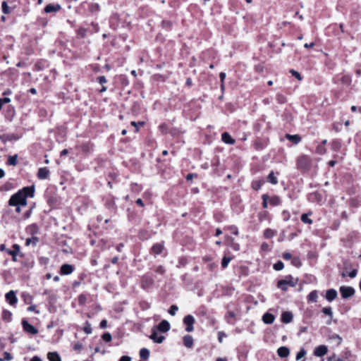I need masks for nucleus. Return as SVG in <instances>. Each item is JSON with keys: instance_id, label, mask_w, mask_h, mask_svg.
<instances>
[{"instance_id": "1", "label": "nucleus", "mask_w": 361, "mask_h": 361, "mask_svg": "<svg viewBox=\"0 0 361 361\" xmlns=\"http://www.w3.org/2000/svg\"><path fill=\"white\" fill-rule=\"evenodd\" d=\"M35 194L34 186L25 187L22 190L13 195L9 201L10 206H23L27 205V197H32Z\"/></svg>"}, {"instance_id": "2", "label": "nucleus", "mask_w": 361, "mask_h": 361, "mask_svg": "<svg viewBox=\"0 0 361 361\" xmlns=\"http://www.w3.org/2000/svg\"><path fill=\"white\" fill-rule=\"evenodd\" d=\"M298 279H295L291 275L286 276L283 279L279 280L277 283V287L282 290H287L288 286L295 287L297 285Z\"/></svg>"}, {"instance_id": "3", "label": "nucleus", "mask_w": 361, "mask_h": 361, "mask_svg": "<svg viewBox=\"0 0 361 361\" xmlns=\"http://www.w3.org/2000/svg\"><path fill=\"white\" fill-rule=\"evenodd\" d=\"M311 166V159L308 156L302 155L297 159V167L301 171H308Z\"/></svg>"}, {"instance_id": "4", "label": "nucleus", "mask_w": 361, "mask_h": 361, "mask_svg": "<svg viewBox=\"0 0 361 361\" xmlns=\"http://www.w3.org/2000/svg\"><path fill=\"white\" fill-rule=\"evenodd\" d=\"M195 322L193 316L188 314L183 318V324L185 325V331L187 332H192L194 330L193 325Z\"/></svg>"}, {"instance_id": "5", "label": "nucleus", "mask_w": 361, "mask_h": 361, "mask_svg": "<svg viewBox=\"0 0 361 361\" xmlns=\"http://www.w3.org/2000/svg\"><path fill=\"white\" fill-rule=\"evenodd\" d=\"M339 290L342 298L344 299H347L353 296L355 293L354 288L350 286H342L340 287Z\"/></svg>"}, {"instance_id": "6", "label": "nucleus", "mask_w": 361, "mask_h": 361, "mask_svg": "<svg viewBox=\"0 0 361 361\" xmlns=\"http://www.w3.org/2000/svg\"><path fill=\"white\" fill-rule=\"evenodd\" d=\"M154 283L153 278L148 274H145L141 279V287L147 289Z\"/></svg>"}, {"instance_id": "7", "label": "nucleus", "mask_w": 361, "mask_h": 361, "mask_svg": "<svg viewBox=\"0 0 361 361\" xmlns=\"http://www.w3.org/2000/svg\"><path fill=\"white\" fill-rule=\"evenodd\" d=\"M22 326L23 330L30 334H37L38 333V329L35 328L34 326L30 324L27 320L23 319L22 320Z\"/></svg>"}, {"instance_id": "8", "label": "nucleus", "mask_w": 361, "mask_h": 361, "mask_svg": "<svg viewBox=\"0 0 361 361\" xmlns=\"http://www.w3.org/2000/svg\"><path fill=\"white\" fill-rule=\"evenodd\" d=\"M328 352V348L326 345H320L315 348L314 350V355L317 357H322L325 355Z\"/></svg>"}, {"instance_id": "9", "label": "nucleus", "mask_w": 361, "mask_h": 361, "mask_svg": "<svg viewBox=\"0 0 361 361\" xmlns=\"http://www.w3.org/2000/svg\"><path fill=\"white\" fill-rule=\"evenodd\" d=\"M6 252L12 256L13 261L16 262L17 255L20 254V246L18 244H14L13 250H6Z\"/></svg>"}, {"instance_id": "10", "label": "nucleus", "mask_w": 361, "mask_h": 361, "mask_svg": "<svg viewBox=\"0 0 361 361\" xmlns=\"http://www.w3.org/2000/svg\"><path fill=\"white\" fill-rule=\"evenodd\" d=\"M50 172L47 167L39 168L37 172V178L40 180L47 179Z\"/></svg>"}, {"instance_id": "11", "label": "nucleus", "mask_w": 361, "mask_h": 361, "mask_svg": "<svg viewBox=\"0 0 361 361\" xmlns=\"http://www.w3.org/2000/svg\"><path fill=\"white\" fill-rule=\"evenodd\" d=\"M5 297L11 305H14L17 303L18 299L16 295V293L13 290L8 292Z\"/></svg>"}, {"instance_id": "12", "label": "nucleus", "mask_w": 361, "mask_h": 361, "mask_svg": "<svg viewBox=\"0 0 361 361\" xmlns=\"http://www.w3.org/2000/svg\"><path fill=\"white\" fill-rule=\"evenodd\" d=\"M20 136L13 133L0 135V140H1L3 142H6L7 141L18 140Z\"/></svg>"}, {"instance_id": "13", "label": "nucleus", "mask_w": 361, "mask_h": 361, "mask_svg": "<svg viewBox=\"0 0 361 361\" xmlns=\"http://www.w3.org/2000/svg\"><path fill=\"white\" fill-rule=\"evenodd\" d=\"M74 271V267L68 264H64L61 265L60 269L61 274L62 275H68L71 274Z\"/></svg>"}, {"instance_id": "14", "label": "nucleus", "mask_w": 361, "mask_h": 361, "mask_svg": "<svg viewBox=\"0 0 361 361\" xmlns=\"http://www.w3.org/2000/svg\"><path fill=\"white\" fill-rule=\"evenodd\" d=\"M61 8V6L60 4H48L44 8V12L47 13H52V12H57Z\"/></svg>"}, {"instance_id": "15", "label": "nucleus", "mask_w": 361, "mask_h": 361, "mask_svg": "<svg viewBox=\"0 0 361 361\" xmlns=\"http://www.w3.org/2000/svg\"><path fill=\"white\" fill-rule=\"evenodd\" d=\"M221 140L228 145H233L235 142V140L227 132H224L221 134Z\"/></svg>"}, {"instance_id": "16", "label": "nucleus", "mask_w": 361, "mask_h": 361, "mask_svg": "<svg viewBox=\"0 0 361 361\" xmlns=\"http://www.w3.org/2000/svg\"><path fill=\"white\" fill-rule=\"evenodd\" d=\"M337 295V291L335 289H329L326 293V299L328 301L331 302L336 298Z\"/></svg>"}, {"instance_id": "17", "label": "nucleus", "mask_w": 361, "mask_h": 361, "mask_svg": "<svg viewBox=\"0 0 361 361\" xmlns=\"http://www.w3.org/2000/svg\"><path fill=\"white\" fill-rule=\"evenodd\" d=\"M157 329L161 332H166L170 329V324L166 320H163L159 324Z\"/></svg>"}, {"instance_id": "18", "label": "nucleus", "mask_w": 361, "mask_h": 361, "mask_svg": "<svg viewBox=\"0 0 361 361\" xmlns=\"http://www.w3.org/2000/svg\"><path fill=\"white\" fill-rule=\"evenodd\" d=\"M293 315L290 312H284L281 314V321L285 324L290 323L293 320Z\"/></svg>"}, {"instance_id": "19", "label": "nucleus", "mask_w": 361, "mask_h": 361, "mask_svg": "<svg viewBox=\"0 0 361 361\" xmlns=\"http://www.w3.org/2000/svg\"><path fill=\"white\" fill-rule=\"evenodd\" d=\"M275 317L272 314L270 313H265L262 316V321L267 324H271L274 322Z\"/></svg>"}, {"instance_id": "20", "label": "nucleus", "mask_w": 361, "mask_h": 361, "mask_svg": "<svg viewBox=\"0 0 361 361\" xmlns=\"http://www.w3.org/2000/svg\"><path fill=\"white\" fill-rule=\"evenodd\" d=\"M329 340L333 342L336 346H339L342 343V338L338 334H332L329 336Z\"/></svg>"}, {"instance_id": "21", "label": "nucleus", "mask_w": 361, "mask_h": 361, "mask_svg": "<svg viewBox=\"0 0 361 361\" xmlns=\"http://www.w3.org/2000/svg\"><path fill=\"white\" fill-rule=\"evenodd\" d=\"M277 353H278L279 356L281 357H286L288 356L290 351L287 347L282 346L278 349Z\"/></svg>"}, {"instance_id": "22", "label": "nucleus", "mask_w": 361, "mask_h": 361, "mask_svg": "<svg viewBox=\"0 0 361 361\" xmlns=\"http://www.w3.org/2000/svg\"><path fill=\"white\" fill-rule=\"evenodd\" d=\"M183 343L186 348H190L193 345V338L190 335H185L183 337Z\"/></svg>"}, {"instance_id": "23", "label": "nucleus", "mask_w": 361, "mask_h": 361, "mask_svg": "<svg viewBox=\"0 0 361 361\" xmlns=\"http://www.w3.org/2000/svg\"><path fill=\"white\" fill-rule=\"evenodd\" d=\"M149 338L155 343H161L164 340V336H158L156 331H153Z\"/></svg>"}, {"instance_id": "24", "label": "nucleus", "mask_w": 361, "mask_h": 361, "mask_svg": "<svg viewBox=\"0 0 361 361\" xmlns=\"http://www.w3.org/2000/svg\"><path fill=\"white\" fill-rule=\"evenodd\" d=\"M322 312L329 317V321L326 322L327 324H330L331 323V320L333 318V312L331 307H324L322 310Z\"/></svg>"}, {"instance_id": "25", "label": "nucleus", "mask_w": 361, "mask_h": 361, "mask_svg": "<svg viewBox=\"0 0 361 361\" xmlns=\"http://www.w3.org/2000/svg\"><path fill=\"white\" fill-rule=\"evenodd\" d=\"M286 137L289 141L292 142L294 144H298L301 140V137L298 135H292L290 134H286Z\"/></svg>"}, {"instance_id": "26", "label": "nucleus", "mask_w": 361, "mask_h": 361, "mask_svg": "<svg viewBox=\"0 0 361 361\" xmlns=\"http://www.w3.org/2000/svg\"><path fill=\"white\" fill-rule=\"evenodd\" d=\"M49 361H61L59 355L56 352H51L47 355Z\"/></svg>"}, {"instance_id": "27", "label": "nucleus", "mask_w": 361, "mask_h": 361, "mask_svg": "<svg viewBox=\"0 0 361 361\" xmlns=\"http://www.w3.org/2000/svg\"><path fill=\"white\" fill-rule=\"evenodd\" d=\"M163 248H164V246L162 244L156 243L152 246V250L153 253H154L155 255H159L162 252Z\"/></svg>"}, {"instance_id": "28", "label": "nucleus", "mask_w": 361, "mask_h": 361, "mask_svg": "<svg viewBox=\"0 0 361 361\" xmlns=\"http://www.w3.org/2000/svg\"><path fill=\"white\" fill-rule=\"evenodd\" d=\"M317 298H318L317 291L312 290L307 295V300H308V302H316L317 300Z\"/></svg>"}, {"instance_id": "29", "label": "nucleus", "mask_w": 361, "mask_h": 361, "mask_svg": "<svg viewBox=\"0 0 361 361\" xmlns=\"http://www.w3.org/2000/svg\"><path fill=\"white\" fill-rule=\"evenodd\" d=\"M229 246L235 251L240 250V245L233 238H229Z\"/></svg>"}, {"instance_id": "30", "label": "nucleus", "mask_w": 361, "mask_h": 361, "mask_svg": "<svg viewBox=\"0 0 361 361\" xmlns=\"http://www.w3.org/2000/svg\"><path fill=\"white\" fill-rule=\"evenodd\" d=\"M140 356L143 360H147L149 357V350L147 348H142L140 350Z\"/></svg>"}, {"instance_id": "31", "label": "nucleus", "mask_w": 361, "mask_h": 361, "mask_svg": "<svg viewBox=\"0 0 361 361\" xmlns=\"http://www.w3.org/2000/svg\"><path fill=\"white\" fill-rule=\"evenodd\" d=\"M269 202L272 206H278L281 204V201L279 197L274 195L270 198Z\"/></svg>"}, {"instance_id": "32", "label": "nucleus", "mask_w": 361, "mask_h": 361, "mask_svg": "<svg viewBox=\"0 0 361 361\" xmlns=\"http://www.w3.org/2000/svg\"><path fill=\"white\" fill-rule=\"evenodd\" d=\"M18 163V156L16 154L13 156H9L7 164L10 166H16Z\"/></svg>"}, {"instance_id": "33", "label": "nucleus", "mask_w": 361, "mask_h": 361, "mask_svg": "<svg viewBox=\"0 0 361 361\" xmlns=\"http://www.w3.org/2000/svg\"><path fill=\"white\" fill-rule=\"evenodd\" d=\"M267 180L273 185H276L278 183V179L275 176L274 173L273 171L269 173L267 178Z\"/></svg>"}, {"instance_id": "34", "label": "nucleus", "mask_w": 361, "mask_h": 361, "mask_svg": "<svg viewBox=\"0 0 361 361\" xmlns=\"http://www.w3.org/2000/svg\"><path fill=\"white\" fill-rule=\"evenodd\" d=\"M311 214V212H310L309 214H302L300 217L301 221L305 224H312L313 222L312 220L308 218L309 214Z\"/></svg>"}, {"instance_id": "35", "label": "nucleus", "mask_w": 361, "mask_h": 361, "mask_svg": "<svg viewBox=\"0 0 361 361\" xmlns=\"http://www.w3.org/2000/svg\"><path fill=\"white\" fill-rule=\"evenodd\" d=\"M2 317H3L4 320L10 322V321H11V319H12V313L8 310H4L3 311Z\"/></svg>"}, {"instance_id": "36", "label": "nucleus", "mask_w": 361, "mask_h": 361, "mask_svg": "<svg viewBox=\"0 0 361 361\" xmlns=\"http://www.w3.org/2000/svg\"><path fill=\"white\" fill-rule=\"evenodd\" d=\"M232 257L224 256L222 259L221 267L225 269L228 267L229 262L231 261Z\"/></svg>"}, {"instance_id": "37", "label": "nucleus", "mask_w": 361, "mask_h": 361, "mask_svg": "<svg viewBox=\"0 0 361 361\" xmlns=\"http://www.w3.org/2000/svg\"><path fill=\"white\" fill-rule=\"evenodd\" d=\"M274 234L275 231L271 228H267L264 232V236L266 238H271L274 235Z\"/></svg>"}, {"instance_id": "38", "label": "nucleus", "mask_w": 361, "mask_h": 361, "mask_svg": "<svg viewBox=\"0 0 361 361\" xmlns=\"http://www.w3.org/2000/svg\"><path fill=\"white\" fill-rule=\"evenodd\" d=\"M276 99L278 102V103H279V104H284V103L286 102V97L283 94H281V93H278L276 94Z\"/></svg>"}, {"instance_id": "39", "label": "nucleus", "mask_w": 361, "mask_h": 361, "mask_svg": "<svg viewBox=\"0 0 361 361\" xmlns=\"http://www.w3.org/2000/svg\"><path fill=\"white\" fill-rule=\"evenodd\" d=\"M291 264L296 267H300L302 265L300 259L298 257H295L292 258Z\"/></svg>"}, {"instance_id": "40", "label": "nucleus", "mask_w": 361, "mask_h": 361, "mask_svg": "<svg viewBox=\"0 0 361 361\" xmlns=\"http://www.w3.org/2000/svg\"><path fill=\"white\" fill-rule=\"evenodd\" d=\"M83 331L87 334H90L92 331V326H91V324H90L89 322H85V326L83 328Z\"/></svg>"}, {"instance_id": "41", "label": "nucleus", "mask_w": 361, "mask_h": 361, "mask_svg": "<svg viewBox=\"0 0 361 361\" xmlns=\"http://www.w3.org/2000/svg\"><path fill=\"white\" fill-rule=\"evenodd\" d=\"M284 264L281 261H278L276 263L274 264V269L276 271H281L283 269Z\"/></svg>"}, {"instance_id": "42", "label": "nucleus", "mask_w": 361, "mask_h": 361, "mask_svg": "<svg viewBox=\"0 0 361 361\" xmlns=\"http://www.w3.org/2000/svg\"><path fill=\"white\" fill-rule=\"evenodd\" d=\"M102 338L105 342H110L112 340V336L111 334L109 332L104 333L102 335Z\"/></svg>"}, {"instance_id": "43", "label": "nucleus", "mask_w": 361, "mask_h": 361, "mask_svg": "<svg viewBox=\"0 0 361 361\" xmlns=\"http://www.w3.org/2000/svg\"><path fill=\"white\" fill-rule=\"evenodd\" d=\"M87 29L80 27L78 30L77 33L78 35H80L81 37L84 38L86 37L87 35Z\"/></svg>"}, {"instance_id": "44", "label": "nucleus", "mask_w": 361, "mask_h": 361, "mask_svg": "<svg viewBox=\"0 0 361 361\" xmlns=\"http://www.w3.org/2000/svg\"><path fill=\"white\" fill-rule=\"evenodd\" d=\"M262 200H263L262 201V207H263V208L266 209L268 207L267 201L269 200V196H268V195L264 194V195H263L262 196Z\"/></svg>"}, {"instance_id": "45", "label": "nucleus", "mask_w": 361, "mask_h": 361, "mask_svg": "<svg viewBox=\"0 0 361 361\" xmlns=\"http://www.w3.org/2000/svg\"><path fill=\"white\" fill-rule=\"evenodd\" d=\"M1 7L4 13L8 14L10 13L9 7L6 1L2 2Z\"/></svg>"}, {"instance_id": "46", "label": "nucleus", "mask_w": 361, "mask_h": 361, "mask_svg": "<svg viewBox=\"0 0 361 361\" xmlns=\"http://www.w3.org/2000/svg\"><path fill=\"white\" fill-rule=\"evenodd\" d=\"M178 307L176 305H173L170 307V308L169 310V313L171 315L173 316L176 314V312L178 311Z\"/></svg>"}, {"instance_id": "47", "label": "nucleus", "mask_w": 361, "mask_h": 361, "mask_svg": "<svg viewBox=\"0 0 361 361\" xmlns=\"http://www.w3.org/2000/svg\"><path fill=\"white\" fill-rule=\"evenodd\" d=\"M326 148L323 145H319L317 147V152L318 154H324L326 153Z\"/></svg>"}, {"instance_id": "48", "label": "nucleus", "mask_w": 361, "mask_h": 361, "mask_svg": "<svg viewBox=\"0 0 361 361\" xmlns=\"http://www.w3.org/2000/svg\"><path fill=\"white\" fill-rule=\"evenodd\" d=\"M306 354V351L304 348H302L300 349V350L297 353V355H296V360H300L302 357H303Z\"/></svg>"}, {"instance_id": "49", "label": "nucleus", "mask_w": 361, "mask_h": 361, "mask_svg": "<svg viewBox=\"0 0 361 361\" xmlns=\"http://www.w3.org/2000/svg\"><path fill=\"white\" fill-rule=\"evenodd\" d=\"M228 229L234 235H238V229L237 226L232 225L228 227Z\"/></svg>"}, {"instance_id": "50", "label": "nucleus", "mask_w": 361, "mask_h": 361, "mask_svg": "<svg viewBox=\"0 0 361 361\" xmlns=\"http://www.w3.org/2000/svg\"><path fill=\"white\" fill-rule=\"evenodd\" d=\"M11 102V99L8 97H4L0 99V109H2L4 104H8Z\"/></svg>"}, {"instance_id": "51", "label": "nucleus", "mask_w": 361, "mask_h": 361, "mask_svg": "<svg viewBox=\"0 0 361 361\" xmlns=\"http://www.w3.org/2000/svg\"><path fill=\"white\" fill-rule=\"evenodd\" d=\"M37 242H38V238H36V237H34V238H32L27 239L26 245H29L30 243H32L33 245H35Z\"/></svg>"}, {"instance_id": "52", "label": "nucleus", "mask_w": 361, "mask_h": 361, "mask_svg": "<svg viewBox=\"0 0 361 361\" xmlns=\"http://www.w3.org/2000/svg\"><path fill=\"white\" fill-rule=\"evenodd\" d=\"M290 73L293 76H295L297 79H298L299 80H302V77H301L300 74L298 71H295V70H293V69H291V70L290 71Z\"/></svg>"}, {"instance_id": "53", "label": "nucleus", "mask_w": 361, "mask_h": 361, "mask_svg": "<svg viewBox=\"0 0 361 361\" xmlns=\"http://www.w3.org/2000/svg\"><path fill=\"white\" fill-rule=\"evenodd\" d=\"M156 273L163 275L165 273V269L163 266L160 265L155 269Z\"/></svg>"}, {"instance_id": "54", "label": "nucleus", "mask_w": 361, "mask_h": 361, "mask_svg": "<svg viewBox=\"0 0 361 361\" xmlns=\"http://www.w3.org/2000/svg\"><path fill=\"white\" fill-rule=\"evenodd\" d=\"M4 359L6 361H10L13 359V356L11 355V353L8 352L4 353Z\"/></svg>"}, {"instance_id": "55", "label": "nucleus", "mask_w": 361, "mask_h": 361, "mask_svg": "<svg viewBox=\"0 0 361 361\" xmlns=\"http://www.w3.org/2000/svg\"><path fill=\"white\" fill-rule=\"evenodd\" d=\"M161 25L164 28H170L171 27V23L168 20H163Z\"/></svg>"}, {"instance_id": "56", "label": "nucleus", "mask_w": 361, "mask_h": 361, "mask_svg": "<svg viewBox=\"0 0 361 361\" xmlns=\"http://www.w3.org/2000/svg\"><path fill=\"white\" fill-rule=\"evenodd\" d=\"M97 80L100 84H104L107 82L105 76L101 75L97 78Z\"/></svg>"}, {"instance_id": "57", "label": "nucleus", "mask_w": 361, "mask_h": 361, "mask_svg": "<svg viewBox=\"0 0 361 361\" xmlns=\"http://www.w3.org/2000/svg\"><path fill=\"white\" fill-rule=\"evenodd\" d=\"M73 348L76 351H80L82 349V345L80 343H76L74 345Z\"/></svg>"}, {"instance_id": "58", "label": "nucleus", "mask_w": 361, "mask_h": 361, "mask_svg": "<svg viewBox=\"0 0 361 361\" xmlns=\"http://www.w3.org/2000/svg\"><path fill=\"white\" fill-rule=\"evenodd\" d=\"M283 258L286 260H289L292 259V255L290 252H284L283 254Z\"/></svg>"}, {"instance_id": "59", "label": "nucleus", "mask_w": 361, "mask_h": 361, "mask_svg": "<svg viewBox=\"0 0 361 361\" xmlns=\"http://www.w3.org/2000/svg\"><path fill=\"white\" fill-rule=\"evenodd\" d=\"M8 114L12 118L14 116V114H15L14 108L12 107V106H8Z\"/></svg>"}, {"instance_id": "60", "label": "nucleus", "mask_w": 361, "mask_h": 361, "mask_svg": "<svg viewBox=\"0 0 361 361\" xmlns=\"http://www.w3.org/2000/svg\"><path fill=\"white\" fill-rule=\"evenodd\" d=\"M80 304H84L86 301V297L84 295H80L78 298Z\"/></svg>"}, {"instance_id": "61", "label": "nucleus", "mask_w": 361, "mask_h": 361, "mask_svg": "<svg viewBox=\"0 0 361 361\" xmlns=\"http://www.w3.org/2000/svg\"><path fill=\"white\" fill-rule=\"evenodd\" d=\"M107 326V321L106 319H103L101 321L99 324V327L101 329H105Z\"/></svg>"}, {"instance_id": "62", "label": "nucleus", "mask_w": 361, "mask_h": 361, "mask_svg": "<svg viewBox=\"0 0 361 361\" xmlns=\"http://www.w3.org/2000/svg\"><path fill=\"white\" fill-rule=\"evenodd\" d=\"M226 336V334L221 331H219L218 334V340L220 343L222 342L223 338Z\"/></svg>"}, {"instance_id": "63", "label": "nucleus", "mask_w": 361, "mask_h": 361, "mask_svg": "<svg viewBox=\"0 0 361 361\" xmlns=\"http://www.w3.org/2000/svg\"><path fill=\"white\" fill-rule=\"evenodd\" d=\"M357 275V270L356 269H353V271H351L350 273L348 274V276H350V278H355Z\"/></svg>"}, {"instance_id": "64", "label": "nucleus", "mask_w": 361, "mask_h": 361, "mask_svg": "<svg viewBox=\"0 0 361 361\" xmlns=\"http://www.w3.org/2000/svg\"><path fill=\"white\" fill-rule=\"evenodd\" d=\"M119 361H131V357L128 355H123L119 359Z\"/></svg>"}]
</instances>
